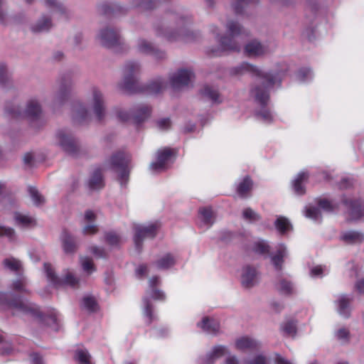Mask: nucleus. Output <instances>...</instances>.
<instances>
[{
  "label": "nucleus",
  "mask_w": 364,
  "mask_h": 364,
  "mask_svg": "<svg viewBox=\"0 0 364 364\" xmlns=\"http://www.w3.org/2000/svg\"><path fill=\"white\" fill-rule=\"evenodd\" d=\"M154 46L155 45L152 42L142 38H139L136 43V50L141 54L148 55H150Z\"/></svg>",
  "instance_id": "24"
},
{
  "label": "nucleus",
  "mask_w": 364,
  "mask_h": 364,
  "mask_svg": "<svg viewBox=\"0 0 364 364\" xmlns=\"http://www.w3.org/2000/svg\"><path fill=\"white\" fill-rule=\"evenodd\" d=\"M254 245L256 250H267L270 247L267 242L260 239L255 240Z\"/></svg>",
  "instance_id": "39"
},
{
  "label": "nucleus",
  "mask_w": 364,
  "mask_h": 364,
  "mask_svg": "<svg viewBox=\"0 0 364 364\" xmlns=\"http://www.w3.org/2000/svg\"><path fill=\"white\" fill-rule=\"evenodd\" d=\"M14 220L16 225L23 228H28L35 224V220L32 218L19 213H15Z\"/></svg>",
  "instance_id": "26"
},
{
  "label": "nucleus",
  "mask_w": 364,
  "mask_h": 364,
  "mask_svg": "<svg viewBox=\"0 0 364 364\" xmlns=\"http://www.w3.org/2000/svg\"><path fill=\"white\" fill-rule=\"evenodd\" d=\"M56 139L61 148L73 157H80L86 153L85 148L68 130H59L56 133Z\"/></svg>",
  "instance_id": "6"
},
{
  "label": "nucleus",
  "mask_w": 364,
  "mask_h": 364,
  "mask_svg": "<svg viewBox=\"0 0 364 364\" xmlns=\"http://www.w3.org/2000/svg\"><path fill=\"white\" fill-rule=\"evenodd\" d=\"M250 0H234L232 8L237 15H244L249 8Z\"/></svg>",
  "instance_id": "28"
},
{
  "label": "nucleus",
  "mask_w": 364,
  "mask_h": 364,
  "mask_svg": "<svg viewBox=\"0 0 364 364\" xmlns=\"http://www.w3.org/2000/svg\"><path fill=\"white\" fill-rule=\"evenodd\" d=\"M96 218V214L93 211L87 210L85 213L84 223H95Z\"/></svg>",
  "instance_id": "41"
},
{
  "label": "nucleus",
  "mask_w": 364,
  "mask_h": 364,
  "mask_svg": "<svg viewBox=\"0 0 364 364\" xmlns=\"http://www.w3.org/2000/svg\"><path fill=\"white\" fill-rule=\"evenodd\" d=\"M232 235L230 232H228L224 233V235L221 237V239L224 242H228L230 240V239L232 238Z\"/></svg>",
  "instance_id": "43"
},
{
  "label": "nucleus",
  "mask_w": 364,
  "mask_h": 364,
  "mask_svg": "<svg viewBox=\"0 0 364 364\" xmlns=\"http://www.w3.org/2000/svg\"><path fill=\"white\" fill-rule=\"evenodd\" d=\"M280 1L284 6H287V5L292 4V1H289V0H280Z\"/></svg>",
  "instance_id": "48"
},
{
  "label": "nucleus",
  "mask_w": 364,
  "mask_h": 364,
  "mask_svg": "<svg viewBox=\"0 0 364 364\" xmlns=\"http://www.w3.org/2000/svg\"><path fill=\"white\" fill-rule=\"evenodd\" d=\"M281 78L278 75L264 71L262 68L252 65V83L254 84V103L259 110L256 114L269 122L272 115L266 107L269 101V91L277 84H279Z\"/></svg>",
  "instance_id": "1"
},
{
  "label": "nucleus",
  "mask_w": 364,
  "mask_h": 364,
  "mask_svg": "<svg viewBox=\"0 0 364 364\" xmlns=\"http://www.w3.org/2000/svg\"><path fill=\"white\" fill-rule=\"evenodd\" d=\"M0 237H5L9 241H15L16 240L15 230L11 228L3 225H0Z\"/></svg>",
  "instance_id": "30"
},
{
  "label": "nucleus",
  "mask_w": 364,
  "mask_h": 364,
  "mask_svg": "<svg viewBox=\"0 0 364 364\" xmlns=\"http://www.w3.org/2000/svg\"><path fill=\"white\" fill-rule=\"evenodd\" d=\"M110 161L116 168L118 181L121 186L125 185L129 180L131 156L127 153L119 151L112 156Z\"/></svg>",
  "instance_id": "9"
},
{
  "label": "nucleus",
  "mask_w": 364,
  "mask_h": 364,
  "mask_svg": "<svg viewBox=\"0 0 364 364\" xmlns=\"http://www.w3.org/2000/svg\"><path fill=\"white\" fill-rule=\"evenodd\" d=\"M157 126L161 130H166L171 127V121L169 119H161L157 122Z\"/></svg>",
  "instance_id": "40"
},
{
  "label": "nucleus",
  "mask_w": 364,
  "mask_h": 364,
  "mask_svg": "<svg viewBox=\"0 0 364 364\" xmlns=\"http://www.w3.org/2000/svg\"><path fill=\"white\" fill-rule=\"evenodd\" d=\"M44 4L46 8L61 16H67L68 15L69 11L68 8L63 3L57 0H45Z\"/></svg>",
  "instance_id": "18"
},
{
  "label": "nucleus",
  "mask_w": 364,
  "mask_h": 364,
  "mask_svg": "<svg viewBox=\"0 0 364 364\" xmlns=\"http://www.w3.org/2000/svg\"><path fill=\"white\" fill-rule=\"evenodd\" d=\"M297 77L301 82L308 81L313 77L312 71L309 68L301 69L297 74Z\"/></svg>",
  "instance_id": "34"
},
{
  "label": "nucleus",
  "mask_w": 364,
  "mask_h": 364,
  "mask_svg": "<svg viewBox=\"0 0 364 364\" xmlns=\"http://www.w3.org/2000/svg\"><path fill=\"white\" fill-rule=\"evenodd\" d=\"M305 215L310 219L318 220L321 217V212L317 208L309 206L306 209Z\"/></svg>",
  "instance_id": "32"
},
{
  "label": "nucleus",
  "mask_w": 364,
  "mask_h": 364,
  "mask_svg": "<svg viewBox=\"0 0 364 364\" xmlns=\"http://www.w3.org/2000/svg\"><path fill=\"white\" fill-rule=\"evenodd\" d=\"M88 186L92 190H97L102 188L104 183L101 171L96 170L93 172L88 181Z\"/></svg>",
  "instance_id": "25"
},
{
  "label": "nucleus",
  "mask_w": 364,
  "mask_h": 364,
  "mask_svg": "<svg viewBox=\"0 0 364 364\" xmlns=\"http://www.w3.org/2000/svg\"><path fill=\"white\" fill-rule=\"evenodd\" d=\"M341 240L347 244H359L364 241V234L359 231L348 230L342 232Z\"/></svg>",
  "instance_id": "17"
},
{
  "label": "nucleus",
  "mask_w": 364,
  "mask_h": 364,
  "mask_svg": "<svg viewBox=\"0 0 364 364\" xmlns=\"http://www.w3.org/2000/svg\"><path fill=\"white\" fill-rule=\"evenodd\" d=\"M318 205L321 208L326 211H331L333 209L331 203L326 199L321 200L318 203Z\"/></svg>",
  "instance_id": "42"
},
{
  "label": "nucleus",
  "mask_w": 364,
  "mask_h": 364,
  "mask_svg": "<svg viewBox=\"0 0 364 364\" xmlns=\"http://www.w3.org/2000/svg\"><path fill=\"white\" fill-rule=\"evenodd\" d=\"M71 87L70 82H60L54 96L55 102L61 104L68 100L71 92Z\"/></svg>",
  "instance_id": "16"
},
{
  "label": "nucleus",
  "mask_w": 364,
  "mask_h": 364,
  "mask_svg": "<svg viewBox=\"0 0 364 364\" xmlns=\"http://www.w3.org/2000/svg\"><path fill=\"white\" fill-rule=\"evenodd\" d=\"M200 225L205 228H210L214 223L213 211L210 208H203L199 211Z\"/></svg>",
  "instance_id": "20"
},
{
  "label": "nucleus",
  "mask_w": 364,
  "mask_h": 364,
  "mask_svg": "<svg viewBox=\"0 0 364 364\" xmlns=\"http://www.w3.org/2000/svg\"><path fill=\"white\" fill-rule=\"evenodd\" d=\"M227 29L231 37L224 36L220 40L222 50L240 51V40L248 39V34L244 28L237 22L230 21L227 24Z\"/></svg>",
  "instance_id": "4"
},
{
  "label": "nucleus",
  "mask_w": 364,
  "mask_h": 364,
  "mask_svg": "<svg viewBox=\"0 0 364 364\" xmlns=\"http://www.w3.org/2000/svg\"><path fill=\"white\" fill-rule=\"evenodd\" d=\"M82 232L85 235H95L98 232V226L95 223H85Z\"/></svg>",
  "instance_id": "31"
},
{
  "label": "nucleus",
  "mask_w": 364,
  "mask_h": 364,
  "mask_svg": "<svg viewBox=\"0 0 364 364\" xmlns=\"http://www.w3.org/2000/svg\"><path fill=\"white\" fill-rule=\"evenodd\" d=\"M32 160V156L30 154L26 155L24 157V161L26 163H30Z\"/></svg>",
  "instance_id": "47"
},
{
  "label": "nucleus",
  "mask_w": 364,
  "mask_h": 364,
  "mask_svg": "<svg viewBox=\"0 0 364 364\" xmlns=\"http://www.w3.org/2000/svg\"><path fill=\"white\" fill-rule=\"evenodd\" d=\"M165 87V82L161 79H157L149 85V89L153 92H159Z\"/></svg>",
  "instance_id": "35"
},
{
  "label": "nucleus",
  "mask_w": 364,
  "mask_h": 364,
  "mask_svg": "<svg viewBox=\"0 0 364 364\" xmlns=\"http://www.w3.org/2000/svg\"><path fill=\"white\" fill-rule=\"evenodd\" d=\"M271 51L269 44L265 41L254 38L252 40V58H260Z\"/></svg>",
  "instance_id": "15"
},
{
  "label": "nucleus",
  "mask_w": 364,
  "mask_h": 364,
  "mask_svg": "<svg viewBox=\"0 0 364 364\" xmlns=\"http://www.w3.org/2000/svg\"><path fill=\"white\" fill-rule=\"evenodd\" d=\"M105 238L106 242L110 245H117L122 242V238L114 232H107Z\"/></svg>",
  "instance_id": "33"
},
{
  "label": "nucleus",
  "mask_w": 364,
  "mask_h": 364,
  "mask_svg": "<svg viewBox=\"0 0 364 364\" xmlns=\"http://www.w3.org/2000/svg\"><path fill=\"white\" fill-rule=\"evenodd\" d=\"M160 228L161 224L158 221L134 224V243L135 247L136 249L143 248L144 241L146 239L154 238Z\"/></svg>",
  "instance_id": "8"
},
{
  "label": "nucleus",
  "mask_w": 364,
  "mask_h": 364,
  "mask_svg": "<svg viewBox=\"0 0 364 364\" xmlns=\"http://www.w3.org/2000/svg\"><path fill=\"white\" fill-rule=\"evenodd\" d=\"M259 220H260V216L258 214L252 211V223L253 222H257Z\"/></svg>",
  "instance_id": "46"
},
{
  "label": "nucleus",
  "mask_w": 364,
  "mask_h": 364,
  "mask_svg": "<svg viewBox=\"0 0 364 364\" xmlns=\"http://www.w3.org/2000/svg\"><path fill=\"white\" fill-rule=\"evenodd\" d=\"M6 111L14 117H37L41 113V106L38 100H30L24 109L18 104L7 105Z\"/></svg>",
  "instance_id": "10"
},
{
  "label": "nucleus",
  "mask_w": 364,
  "mask_h": 364,
  "mask_svg": "<svg viewBox=\"0 0 364 364\" xmlns=\"http://www.w3.org/2000/svg\"><path fill=\"white\" fill-rule=\"evenodd\" d=\"M203 95L214 102H216L218 99V93L217 90L210 87H205L203 88Z\"/></svg>",
  "instance_id": "36"
},
{
  "label": "nucleus",
  "mask_w": 364,
  "mask_h": 364,
  "mask_svg": "<svg viewBox=\"0 0 364 364\" xmlns=\"http://www.w3.org/2000/svg\"><path fill=\"white\" fill-rule=\"evenodd\" d=\"M60 240L65 250H71L79 247L77 240L68 232H63Z\"/></svg>",
  "instance_id": "22"
},
{
  "label": "nucleus",
  "mask_w": 364,
  "mask_h": 364,
  "mask_svg": "<svg viewBox=\"0 0 364 364\" xmlns=\"http://www.w3.org/2000/svg\"><path fill=\"white\" fill-rule=\"evenodd\" d=\"M308 173L304 171H301L299 173L294 179L292 181L293 187L294 191L299 195H301L304 193V187L303 186L304 183L306 182L308 179Z\"/></svg>",
  "instance_id": "21"
},
{
  "label": "nucleus",
  "mask_w": 364,
  "mask_h": 364,
  "mask_svg": "<svg viewBox=\"0 0 364 364\" xmlns=\"http://www.w3.org/2000/svg\"><path fill=\"white\" fill-rule=\"evenodd\" d=\"M347 214L350 220H358L364 218V200H346Z\"/></svg>",
  "instance_id": "14"
},
{
  "label": "nucleus",
  "mask_w": 364,
  "mask_h": 364,
  "mask_svg": "<svg viewBox=\"0 0 364 364\" xmlns=\"http://www.w3.org/2000/svg\"><path fill=\"white\" fill-rule=\"evenodd\" d=\"M6 188L5 183L0 181V194L3 193Z\"/></svg>",
  "instance_id": "49"
},
{
  "label": "nucleus",
  "mask_w": 364,
  "mask_h": 364,
  "mask_svg": "<svg viewBox=\"0 0 364 364\" xmlns=\"http://www.w3.org/2000/svg\"><path fill=\"white\" fill-rule=\"evenodd\" d=\"M53 26L51 18L47 16L41 17L31 27L33 32H45L50 30Z\"/></svg>",
  "instance_id": "19"
},
{
  "label": "nucleus",
  "mask_w": 364,
  "mask_h": 364,
  "mask_svg": "<svg viewBox=\"0 0 364 364\" xmlns=\"http://www.w3.org/2000/svg\"><path fill=\"white\" fill-rule=\"evenodd\" d=\"M276 230L282 235H285L292 230L290 221L285 217L279 216L274 222Z\"/></svg>",
  "instance_id": "23"
},
{
  "label": "nucleus",
  "mask_w": 364,
  "mask_h": 364,
  "mask_svg": "<svg viewBox=\"0 0 364 364\" xmlns=\"http://www.w3.org/2000/svg\"><path fill=\"white\" fill-rule=\"evenodd\" d=\"M97 39L101 45L107 48H115L124 44L119 33L109 26L101 28L97 35Z\"/></svg>",
  "instance_id": "12"
},
{
  "label": "nucleus",
  "mask_w": 364,
  "mask_h": 364,
  "mask_svg": "<svg viewBox=\"0 0 364 364\" xmlns=\"http://www.w3.org/2000/svg\"><path fill=\"white\" fill-rule=\"evenodd\" d=\"M10 80V76L4 65H0V85H5Z\"/></svg>",
  "instance_id": "38"
},
{
  "label": "nucleus",
  "mask_w": 364,
  "mask_h": 364,
  "mask_svg": "<svg viewBox=\"0 0 364 364\" xmlns=\"http://www.w3.org/2000/svg\"><path fill=\"white\" fill-rule=\"evenodd\" d=\"M151 108L146 105H137L130 109L115 107L114 115L122 122H131L139 125L147 121L151 117Z\"/></svg>",
  "instance_id": "3"
},
{
  "label": "nucleus",
  "mask_w": 364,
  "mask_h": 364,
  "mask_svg": "<svg viewBox=\"0 0 364 364\" xmlns=\"http://www.w3.org/2000/svg\"><path fill=\"white\" fill-rule=\"evenodd\" d=\"M56 139L61 148L73 157H80L86 153L85 148L68 130H59L56 133Z\"/></svg>",
  "instance_id": "5"
},
{
  "label": "nucleus",
  "mask_w": 364,
  "mask_h": 364,
  "mask_svg": "<svg viewBox=\"0 0 364 364\" xmlns=\"http://www.w3.org/2000/svg\"><path fill=\"white\" fill-rule=\"evenodd\" d=\"M242 67H243V66H245V70H246L247 72H248V71L250 70V65H249V64L246 63V64H245V65H242Z\"/></svg>",
  "instance_id": "50"
},
{
  "label": "nucleus",
  "mask_w": 364,
  "mask_h": 364,
  "mask_svg": "<svg viewBox=\"0 0 364 364\" xmlns=\"http://www.w3.org/2000/svg\"><path fill=\"white\" fill-rule=\"evenodd\" d=\"M87 107L83 105H77L74 108L73 118L78 123L88 122L92 114L100 121L107 114L106 100L104 93L96 87H92L86 95Z\"/></svg>",
  "instance_id": "2"
},
{
  "label": "nucleus",
  "mask_w": 364,
  "mask_h": 364,
  "mask_svg": "<svg viewBox=\"0 0 364 364\" xmlns=\"http://www.w3.org/2000/svg\"><path fill=\"white\" fill-rule=\"evenodd\" d=\"M28 191L34 205L38 206L44 203V197L39 193V191L35 187L29 186Z\"/></svg>",
  "instance_id": "29"
},
{
  "label": "nucleus",
  "mask_w": 364,
  "mask_h": 364,
  "mask_svg": "<svg viewBox=\"0 0 364 364\" xmlns=\"http://www.w3.org/2000/svg\"><path fill=\"white\" fill-rule=\"evenodd\" d=\"M193 127H191V129H190L188 130V132L192 131V130H193Z\"/></svg>",
  "instance_id": "53"
},
{
  "label": "nucleus",
  "mask_w": 364,
  "mask_h": 364,
  "mask_svg": "<svg viewBox=\"0 0 364 364\" xmlns=\"http://www.w3.org/2000/svg\"><path fill=\"white\" fill-rule=\"evenodd\" d=\"M24 2L28 4H31L34 2L35 0H23Z\"/></svg>",
  "instance_id": "51"
},
{
  "label": "nucleus",
  "mask_w": 364,
  "mask_h": 364,
  "mask_svg": "<svg viewBox=\"0 0 364 364\" xmlns=\"http://www.w3.org/2000/svg\"><path fill=\"white\" fill-rule=\"evenodd\" d=\"M250 188V179L249 176L245 177L241 182L239 183L237 188V193L241 197L247 196Z\"/></svg>",
  "instance_id": "27"
},
{
  "label": "nucleus",
  "mask_w": 364,
  "mask_h": 364,
  "mask_svg": "<svg viewBox=\"0 0 364 364\" xmlns=\"http://www.w3.org/2000/svg\"><path fill=\"white\" fill-rule=\"evenodd\" d=\"M151 57H153L154 59L160 60H164L166 58V53L164 50L159 48L156 46H154L153 50L150 53Z\"/></svg>",
  "instance_id": "37"
},
{
  "label": "nucleus",
  "mask_w": 364,
  "mask_h": 364,
  "mask_svg": "<svg viewBox=\"0 0 364 364\" xmlns=\"http://www.w3.org/2000/svg\"><path fill=\"white\" fill-rule=\"evenodd\" d=\"M145 9H151V7L148 5H144L143 6Z\"/></svg>",
  "instance_id": "52"
},
{
  "label": "nucleus",
  "mask_w": 364,
  "mask_h": 364,
  "mask_svg": "<svg viewBox=\"0 0 364 364\" xmlns=\"http://www.w3.org/2000/svg\"><path fill=\"white\" fill-rule=\"evenodd\" d=\"M242 217L247 221L250 219V211L249 209H246L242 213Z\"/></svg>",
  "instance_id": "45"
},
{
  "label": "nucleus",
  "mask_w": 364,
  "mask_h": 364,
  "mask_svg": "<svg viewBox=\"0 0 364 364\" xmlns=\"http://www.w3.org/2000/svg\"><path fill=\"white\" fill-rule=\"evenodd\" d=\"M169 80L173 87L181 89L193 84L195 74L191 68H180L170 75Z\"/></svg>",
  "instance_id": "11"
},
{
  "label": "nucleus",
  "mask_w": 364,
  "mask_h": 364,
  "mask_svg": "<svg viewBox=\"0 0 364 364\" xmlns=\"http://www.w3.org/2000/svg\"><path fill=\"white\" fill-rule=\"evenodd\" d=\"M173 151L169 148L159 149L156 153V161L149 166L151 171L159 172L165 170L168 164L172 162Z\"/></svg>",
  "instance_id": "13"
},
{
  "label": "nucleus",
  "mask_w": 364,
  "mask_h": 364,
  "mask_svg": "<svg viewBox=\"0 0 364 364\" xmlns=\"http://www.w3.org/2000/svg\"><path fill=\"white\" fill-rule=\"evenodd\" d=\"M142 68L139 61H127L122 69V79L119 84L121 89L132 91L139 80Z\"/></svg>",
  "instance_id": "7"
},
{
  "label": "nucleus",
  "mask_w": 364,
  "mask_h": 364,
  "mask_svg": "<svg viewBox=\"0 0 364 364\" xmlns=\"http://www.w3.org/2000/svg\"><path fill=\"white\" fill-rule=\"evenodd\" d=\"M244 53L249 56L250 55V44L249 43H245L244 47Z\"/></svg>",
  "instance_id": "44"
}]
</instances>
